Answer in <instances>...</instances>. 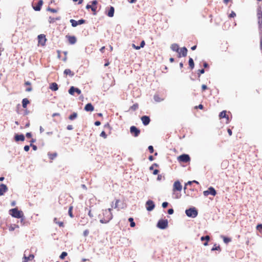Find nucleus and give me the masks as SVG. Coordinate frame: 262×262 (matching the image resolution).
Wrapping results in <instances>:
<instances>
[{
  "mask_svg": "<svg viewBox=\"0 0 262 262\" xmlns=\"http://www.w3.org/2000/svg\"><path fill=\"white\" fill-rule=\"evenodd\" d=\"M189 66L190 68L191 69H193L194 68V62H193V60L192 59V58H190L189 59Z\"/></svg>",
  "mask_w": 262,
  "mask_h": 262,
  "instance_id": "obj_32",
  "label": "nucleus"
},
{
  "mask_svg": "<svg viewBox=\"0 0 262 262\" xmlns=\"http://www.w3.org/2000/svg\"><path fill=\"white\" fill-rule=\"evenodd\" d=\"M42 4H43L42 0H39L38 2L37 5L36 6L33 7V9L35 11H40L41 9V7L42 6Z\"/></svg>",
  "mask_w": 262,
  "mask_h": 262,
  "instance_id": "obj_20",
  "label": "nucleus"
},
{
  "mask_svg": "<svg viewBox=\"0 0 262 262\" xmlns=\"http://www.w3.org/2000/svg\"><path fill=\"white\" fill-rule=\"evenodd\" d=\"M203 194L205 196H208L209 194L215 196L216 194V192L213 187H210L207 190L204 191Z\"/></svg>",
  "mask_w": 262,
  "mask_h": 262,
  "instance_id": "obj_6",
  "label": "nucleus"
},
{
  "mask_svg": "<svg viewBox=\"0 0 262 262\" xmlns=\"http://www.w3.org/2000/svg\"><path fill=\"white\" fill-rule=\"evenodd\" d=\"M128 221L130 222V226L131 227H134L135 226V223L134 222V219L132 217H129Z\"/></svg>",
  "mask_w": 262,
  "mask_h": 262,
  "instance_id": "obj_34",
  "label": "nucleus"
},
{
  "mask_svg": "<svg viewBox=\"0 0 262 262\" xmlns=\"http://www.w3.org/2000/svg\"><path fill=\"white\" fill-rule=\"evenodd\" d=\"M182 189V186L179 181L174 182L173 185V192L174 193L176 191H181Z\"/></svg>",
  "mask_w": 262,
  "mask_h": 262,
  "instance_id": "obj_7",
  "label": "nucleus"
},
{
  "mask_svg": "<svg viewBox=\"0 0 262 262\" xmlns=\"http://www.w3.org/2000/svg\"><path fill=\"white\" fill-rule=\"evenodd\" d=\"M146 209L150 211L154 209L155 206L152 201L148 200L146 203Z\"/></svg>",
  "mask_w": 262,
  "mask_h": 262,
  "instance_id": "obj_11",
  "label": "nucleus"
},
{
  "mask_svg": "<svg viewBox=\"0 0 262 262\" xmlns=\"http://www.w3.org/2000/svg\"><path fill=\"white\" fill-rule=\"evenodd\" d=\"M29 149H30V146L26 145V146H24V150L26 151H28L29 150Z\"/></svg>",
  "mask_w": 262,
  "mask_h": 262,
  "instance_id": "obj_53",
  "label": "nucleus"
},
{
  "mask_svg": "<svg viewBox=\"0 0 262 262\" xmlns=\"http://www.w3.org/2000/svg\"><path fill=\"white\" fill-rule=\"evenodd\" d=\"M92 5L96 6L97 4H98V2L96 0L93 1L92 2Z\"/></svg>",
  "mask_w": 262,
  "mask_h": 262,
  "instance_id": "obj_54",
  "label": "nucleus"
},
{
  "mask_svg": "<svg viewBox=\"0 0 262 262\" xmlns=\"http://www.w3.org/2000/svg\"><path fill=\"white\" fill-rule=\"evenodd\" d=\"M70 23H71V25H72V27H75L78 25L77 21L74 19H71Z\"/></svg>",
  "mask_w": 262,
  "mask_h": 262,
  "instance_id": "obj_35",
  "label": "nucleus"
},
{
  "mask_svg": "<svg viewBox=\"0 0 262 262\" xmlns=\"http://www.w3.org/2000/svg\"><path fill=\"white\" fill-rule=\"evenodd\" d=\"M25 85L27 86L26 89V91L27 92H31L32 91V89L31 87V82H30L29 81H26L25 82Z\"/></svg>",
  "mask_w": 262,
  "mask_h": 262,
  "instance_id": "obj_26",
  "label": "nucleus"
},
{
  "mask_svg": "<svg viewBox=\"0 0 262 262\" xmlns=\"http://www.w3.org/2000/svg\"><path fill=\"white\" fill-rule=\"evenodd\" d=\"M145 45L144 40H142L140 43V47L141 48H143Z\"/></svg>",
  "mask_w": 262,
  "mask_h": 262,
  "instance_id": "obj_62",
  "label": "nucleus"
},
{
  "mask_svg": "<svg viewBox=\"0 0 262 262\" xmlns=\"http://www.w3.org/2000/svg\"><path fill=\"white\" fill-rule=\"evenodd\" d=\"M203 107H204V106H203V105L202 104H199L198 106H196L195 107V108H200L201 110H202L203 108Z\"/></svg>",
  "mask_w": 262,
  "mask_h": 262,
  "instance_id": "obj_57",
  "label": "nucleus"
},
{
  "mask_svg": "<svg viewBox=\"0 0 262 262\" xmlns=\"http://www.w3.org/2000/svg\"><path fill=\"white\" fill-rule=\"evenodd\" d=\"M100 136L105 139V138H106L107 135L106 134V133L104 131H102L100 134Z\"/></svg>",
  "mask_w": 262,
  "mask_h": 262,
  "instance_id": "obj_42",
  "label": "nucleus"
},
{
  "mask_svg": "<svg viewBox=\"0 0 262 262\" xmlns=\"http://www.w3.org/2000/svg\"><path fill=\"white\" fill-rule=\"evenodd\" d=\"M168 205V203L167 202H165L162 203V206L163 208H165L167 207Z\"/></svg>",
  "mask_w": 262,
  "mask_h": 262,
  "instance_id": "obj_51",
  "label": "nucleus"
},
{
  "mask_svg": "<svg viewBox=\"0 0 262 262\" xmlns=\"http://www.w3.org/2000/svg\"><path fill=\"white\" fill-rule=\"evenodd\" d=\"M192 183V181H188L186 184H185V186L184 188V191H185V190L186 189V186L187 185H191V184Z\"/></svg>",
  "mask_w": 262,
  "mask_h": 262,
  "instance_id": "obj_52",
  "label": "nucleus"
},
{
  "mask_svg": "<svg viewBox=\"0 0 262 262\" xmlns=\"http://www.w3.org/2000/svg\"><path fill=\"white\" fill-rule=\"evenodd\" d=\"M257 16L258 19V23L262 21V11L261 9H258L257 12Z\"/></svg>",
  "mask_w": 262,
  "mask_h": 262,
  "instance_id": "obj_25",
  "label": "nucleus"
},
{
  "mask_svg": "<svg viewBox=\"0 0 262 262\" xmlns=\"http://www.w3.org/2000/svg\"><path fill=\"white\" fill-rule=\"evenodd\" d=\"M157 227L161 229H166L168 227V221L167 220H160L157 224Z\"/></svg>",
  "mask_w": 262,
  "mask_h": 262,
  "instance_id": "obj_5",
  "label": "nucleus"
},
{
  "mask_svg": "<svg viewBox=\"0 0 262 262\" xmlns=\"http://www.w3.org/2000/svg\"><path fill=\"white\" fill-rule=\"evenodd\" d=\"M159 170L158 169H155L153 171V174L154 175H156L158 173Z\"/></svg>",
  "mask_w": 262,
  "mask_h": 262,
  "instance_id": "obj_64",
  "label": "nucleus"
},
{
  "mask_svg": "<svg viewBox=\"0 0 262 262\" xmlns=\"http://www.w3.org/2000/svg\"><path fill=\"white\" fill-rule=\"evenodd\" d=\"M226 113H227V112L226 111H223L221 112L220 113L219 117H220V119H222L224 118H226L227 122H229V116L227 115Z\"/></svg>",
  "mask_w": 262,
  "mask_h": 262,
  "instance_id": "obj_18",
  "label": "nucleus"
},
{
  "mask_svg": "<svg viewBox=\"0 0 262 262\" xmlns=\"http://www.w3.org/2000/svg\"><path fill=\"white\" fill-rule=\"evenodd\" d=\"M64 74L66 76L69 75V76L72 77L74 75V73L71 71L70 69H67L64 71Z\"/></svg>",
  "mask_w": 262,
  "mask_h": 262,
  "instance_id": "obj_28",
  "label": "nucleus"
},
{
  "mask_svg": "<svg viewBox=\"0 0 262 262\" xmlns=\"http://www.w3.org/2000/svg\"><path fill=\"white\" fill-rule=\"evenodd\" d=\"M132 47L133 48L135 49L136 50H139L141 48L140 46H137L135 44H132Z\"/></svg>",
  "mask_w": 262,
  "mask_h": 262,
  "instance_id": "obj_49",
  "label": "nucleus"
},
{
  "mask_svg": "<svg viewBox=\"0 0 262 262\" xmlns=\"http://www.w3.org/2000/svg\"><path fill=\"white\" fill-rule=\"evenodd\" d=\"M170 48L173 51H175L177 52H179V51L180 50L179 46L177 43L172 44L170 46Z\"/></svg>",
  "mask_w": 262,
  "mask_h": 262,
  "instance_id": "obj_22",
  "label": "nucleus"
},
{
  "mask_svg": "<svg viewBox=\"0 0 262 262\" xmlns=\"http://www.w3.org/2000/svg\"><path fill=\"white\" fill-rule=\"evenodd\" d=\"M185 213L188 216L193 218L195 217L198 214L197 210L194 207L186 210Z\"/></svg>",
  "mask_w": 262,
  "mask_h": 262,
  "instance_id": "obj_3",
  "label": "nucleus"
},
{
  "mask_svg": "<svg viewBox=\"0 0 262 262\" xmlns=\"http://www.w3.org/2000/svg\"><path fill=\"white\" fill-rule=\"evenodd\" d=\"M112 209H105L102 211V214L99 215L100 222L102 224H106L111 221L113 217Z\"/></svg>",
  "mask_w": 262,
  "mask_h": 262,
  "instance_id": "obj_1",
  "label": "nucleus"
},
{
  "mask_svg": "<svg viewBox=\"0 0 262 262\" xmlns=\"http://www.w3.org/2000/svg\"><path fill=\"white\" fill-rule=\"evenodd\" d=\"M66 38L68 39L69 43L73 45L76 42V38L74 36L67 35Z\"/></svg>",
  "mask_w": 262,
  "mask_h": 262,
  "instance_id": "obj_16",
  "label": "nucleus"
},
{
  "mask_svg": "<svg viewBox=\"0 0 262 262\" xmlns=\"http://www.w3.org/2000/svg\"><path fill=\"white\" fill-rule=\"evenodd\" d=\"M86 8L87 9H91L92 10V11H93V14L94 15L96 14L97 8V6L90 5H87L86 6Z\"/></svg>",
  "mask_w": 262,
  "mask_h": 262,
  "instance_id": "obj_19",
  "label": "nucleus"
},
{
  "mask_svg": "<svg viewBox=\"0 0 262 262\" xmlns=\"http://www.w3.org/2000/svg\"><path fill=\"white\" fill-rule=\"evenodd\" d=\"M138 108V104L137 103H136V104H133L130 107V110H132L133 111H136Z\"/></svg>",
  "mask_w": 262,
  "mask_h": 262,
  "instance_id": "obj_38",
  "label": "nucleus"
},
{
  "mask_svg": "<svg viewBox=\"0 0 262 262\" xmlns=\"http://www.w3.org/2000/svg\"><path fill=\"white\" fill-rule=\"evenodd\" d=\"M201 240L202 241H206V242L204 243V246H207L208 245V242L210 240V236L209 235H206L205 236H202L201 238Z\"/></svg>",
  "mask_w": 262,
  "mask_h": 262,
  "instance_id": "obj_27",
  "label": "nucleus"
},
{
  "mask_svg": "<svg viewBox=\"0 0 262 262\" xmlns=\"http://www.w3.org/2000/svg\"><path fill=\"white\" fill-rule=\"evenodd\" d=\"M89 234V230L86 229V230L84 231V232H83V235L84 236H87Z\"/></svg>",
  "mask_w": 262,
  "mask_h": 262,
  "instance_id": "obj_48",
  "label": "nucleus"
},
{
  "mask_svg": "<svg viewBox=\"0 0 262 262\" xmlns=\"http://www.w3.org/2000/svg\"><path fill=\"white\" fill-rule=\"evenodd\" d=\"M173 209L171 208V209H169L168 210V213L169 214H173Z\"/></svg>",
  "mask_w": 262,
  "mask_h": 262,
  "instance_id": "obj_56",
  "label": "nucleus"
},
{
  "mask_svg": "<svg viewBox=\"0 0 262 262\" xmlns=\"http://www.w3.org/2000/svg\"><path fill=\"white\" fill-rule=\"evenodd\" d=\"M154 166H156V167H158V165L156 163H155L152 166H151L150 167H149V169L150 170H152L154 169Z\"/></svg>",
  "mask_w": 262,
  "mask_h": 262,
  "instance_id": "obj_55",
  "label": "nucleus"
},
{
  "mask_svg": "<svg viewBox=\"0 0 262 262\" xmlns=\"http://www.w3.org/2000/svg\"><path fill=\"white\" fill-rule=\"evenodd\" d=\"M67 128L68 130H72L73 129V127L72 125H68L67 127Z\"/></svg>",
  "mask_w": 262,
  "mask_h": 262,
  "instance_id": "obj_58",
  "label": "nucleus"
},
{
  "mask_svg": "<svg viewBox=\"0 0 262 262\" xmlns=\"http://www.w3.org/2000/svg\"><path fill=\"white\" fill-rule=\"evenodd\" d=\"M207 89H208V88H207V86L206 85H205V84H203V85H202V91H203H203H205V90H206Z\"/></svg>",
  "mask_w": 262,
  "mask_h": 262,
  "instance_id": "obj_50",
  "label": "nucleus"
},
{
  "mask_svg": "<svg viewBox=\"0 0 262 262\" xmlns=\"http://www.w3.org/2000/svg\"><path fill=\"white\" fill-rule=\"evenodd\" d=\"M59 18H54V17H49V23H54L56 20H59Z\"/></svg>",
  "mask_w": 262,
  "mask_h": 262,
  "instance_id": "obj_37",
  "label": "nucleus"
},
{
  "mask_svg": "<svg viewBox=\"0 0 262 262\" xmlns=\"http://www.w3.org/2000/svg\"><path fill=\"white\" fill-rule=\"evenodd\" d=\"M68 255L67 253L66 252H62L61 255H60L59 257L60 258L63 259L66 256H67Z\"/></svg>",
  "mask_w": 262,
  "mask_h": 262,
  "instance_id": "obj_39",
  "label": "nucleus"
},
{
  "mask_svg": "<svg viewBox=\"0 0 262 262\" xmlns=\"http://www.w3.org/2000/svg\"><path fill=\"white\" fill-rule=\"evenodd\" d=\"M50 89L52 91H56L58 89V86L56 83L53 82L50 84Z\"/></svg>",
  "mask_w": 262,
  "mask_h": 262,
  "instance_id": "obj_23",
  "label": "nucleus"
},
{
  "mask_svg": "<svg viewBox=\"0 0 262 262\" xmlns=\"http://www.w3.org/2000/svg\"><path fill=\"white\" fill-rule=\"evenodd\" d=\"M77 21L78 23V25H81V24H84L85 21V20L81 19Z\"/></svg>",
  "mask_w": 262,
  "mask_h": 262,
  "instance_id": "obj_46",
  "label": "nucleus"
},
{
  "mask_svg": "<svg viewBox=\"0 0 262 262\" xmlns=\"http://www.w3.org/2000/svg\"><path fill=\"white\" fill-rule=\"evenodd\" d=\"M179 162L188 163L190 161V158L188 155L183 154L178 157Z\"/></svg>",
  "mask_w": 262,
  "mask_h": 262,
  "instance_id": "obj_4",
  "label": "nucleus"
},
{
  "mask_svg": "<svg viewBox=\"0 0 262 262\" xmlns=\"http://www.w3.org/2000/svg\"><path fill=\"white\" fill-rule=\"evenodd\" d=\"M34 258L33 254H29L27 255V251H25L23 257V262H28L29 261L32 260Z\"/></svg>",
  "mask_w": 262,
  "mask_h": 262,
  "instance_id": "obj_9",
  "label": "nucleus"
},
{
  "mask_svg": "<svg viewBox=\"0 0 262 262\" xmlns=\"http://www.w3.org/2000/svg\"><path fill=\"white\" fill-rule=\"evenodd\" d=\"M114 11H115L114 8L112 6L110 7L109 10L107 14V16L110 17H113L114 14Z\"/></svg>",
  "mask_w": 262,
  "mask_h": 262,
  "instance_id": "obj_24",
  "label": "nucleus"
},
{
  "mask_svg": "<svg viewBox=\"0 0 262 262\" xmlns=\"http://www.w3.org/2000/svg\"><path fill=\"white\" fill-rule=\"evenodd\" d=\"M130 132L132 135H133L134 137H136L139 135L140 133V130L136 126H132L130 127Z\"/></svg>",
  "mask_w": 262,
  "mask_h": 262,
  "instance_id": "obj_8",
  "label": "nucleus"
},
{
  "mask_svg": "<svg viewBox=\"0 0 262 262\" xmlns=\"http://www.w3.org/2000/svg\"><path fill=\"white\" fill-rule=\"evenodd\" d=\"M9 213L12 216L17 219H20L24 216L23 212L21 210H18L17 208L10 209Z\"/></svg>",
  "mask_w": 262,
  "mask_h": 262,
  "instance_id": "obj_2",
  "label": "nucleus"
},
{
  "mask_svg": "<svg viewBox=\"0 0 262 262\" xmlns=\"http://www.w3.org/2000/svg\"><path fill=\"white\" fill-rule=\"evenodd\" d=\"M38 43L41 45L44 46L46 42V36L44 34H40L38 36Z\"/></svg>",
  "mask_w": 262,
  "mask_h": 262,
  "instance_id": "obj_12",
  "label": "nucleus"
},
{
  "mask_svg": "<svg viewBox=\"0 0 262 262\" xmlns=\"http://www.w3.org/2000/svg\"><path fill=\"white\" fill-rule=\"evenodd\" d=\"M178 53V57L180 58L181 57H185L187 55V49L185 47H183L181 48H180V50Z\"/></svg>",
  "mask_w": 262,
  "mask_h": 262,
  "instance_id": "obj_10",
  "label": "nucleus"
},
{
  "mask_svg": "<svg viewBox=\"0 0 262 262\" xmlns=\"http://www.w3.org/2000/svg\"><path fill=\"white\" fill-rule=\"evenodd\" d=\"M73 206H70L69 208L68 213L71 217H73L74 215L72 213Z\"/></svg>",
  "mask_w": 262,
  "mask_h": 262,
  "instance_id": "obj_36",
  "label": "nucleus"
},
{
  "mask_svg": "<svg viewBox=\"0 0 262 262\" xmlns=\"http://www.w3.org/2000/svg\"><path fill=\"white\" fill-rule=\"evenodd\" d=\"M49 155L50 158L51 160L54 159L57 156V154L56 153L51 154H50Z\"/></svg>",
  "mask_w": 262,
  "mask_h": 262,
  "instance_id": "obj_41",
  "label": "nucleus"
},
{
  "mask_svg": "<svg viewBox=\"0 0 262 262\" xmlns=\"http://www.w3.org/2000/svg\"><path fill=\"white\" fill-rule=\"evenodd\" d=\"M30 146L32 147V148L34 150H36L37 149V146L36 145H33L32 143H31Z\"/></svg>",
  "mask_w": 262,
  "mask_h": 262,
  "instance_id": "obj_60",
  "label": "nucleus"
},
{
  "mask_svg": "<svg viewBox=\"0 0 262 262\" xmlns=\"http://www.w3.org/2000/svg\"><path fill=\"white\" fill-rule=\"evenodd\" d=\"M30 103L29 100L27 98H24L22 100V106L23 108H25L28 104Z\"/></svg>",
  "mask_w": 262,
  "mask_h": 262,
  "instance_id": "obj_29",
  "label": "nucleus"
},
{
  "mask_svg": "<svg viewBox=\"0 0 262 262\" xmlns=\"http://www.w3.org/2000/svg\"><path fill=\"white\" fill-rule=\"evenodd\" d=\"M222 238L224 241V242L226 244H228V243H229L231 241V239L230 238L225 237L224 236H223Z\"/></svg>",
  "mask_w": 262,
  "mask_h": 262,
  "instance_id": "obj_33",
  "label": "nucleus"
},
{
  "mask_svg": "<svg viewBox=\"0 0 262 262\" xmlns=\"http://www.w3.org/2000/svg\"><path fill=\"white\" fill-rule=\"evenodd\" d=\"M15 140L17 142L19 141H24L25 140V137L23 134L21 135H18L16 134L15 136Z\"/></svg>",
  "mask_w": 262,
  "mask_h": 262,
  "instance_id": "obj_21",
  "label": "nucleus"
},
{
  "mask_svg": "<svg viewBox=\"0 0 262 262\" xmlns=\"http://www.w3.org/2000/svg\"><path fill=\"white\" fill-rule=\"evenodd\" d=\"M27 138H31L32 137V134L31 133H27L26 135Z\"/></svg>",
  "mask_w": 262,
  "mask_h": 262,
  "instance_id": "obj_59",
  "label": "nucleus"
},
{
  "mask_svg": "<svg viewBox=\"0 0 262 262\" xmlns=\"http://www.w3.org/2000/svg\"><path fill=\"white\" fill-rule=\"evenodd\" d=\"M48 10L52 12V13H56L57 12V10L53 8H48Z\"/></svg>",
  "mask_w": 262,
  "mask_h": 262,
  "instance_id": "obj_45",
  "label": "nucleus"
},
{
  "mask_svg": "<svg viewBox=\"0 0 262 262\" xmlns=\"http://www.w3.org/2000/svg\"><path fill=\"white\" fill-rule=\"evenodd\" d=\"M74 92L77 93L78 95L80 94L81 93V90L80 89L72 86L70 88L69 90V93L70 94L74 95Z\"/></svg>",
  "mask_w": 262,
  "mask_h": 262,
  "instance_id": "obj_13",
  "label": "nucleus"
},
{
  "mask_svg": "<svg viewBox=\"0 0 262 262\" xmlns=\"http://www.w3.org/2000/svg\"><path fill=\"white\" fill-rule=\"evenodd\" d=\"M141 120L144 125H147L150 121V118L147 116H142Z\"/></svg>",
  "mask_w": 262,
  "mask_h": 262,
  "instance_id": "obj_14",
  "label": "nucleus"
},
{
  "mask_svg": "<svg viewBox=\"0 0 262 262\" xmlns=\"http://www.w3.org/2000/svg\"><path fill=\"white\" fill-rule=\"evenodd\" d=\"M77 116H78L77 113L76 112H74L73 113H72L71 115H70L69 116V119L70 120H74L77 117Z\"/></svg>",
  "mask_w": 262,
  "mask_h": 262,
  "instance_id": "obj_30",
  "label": "nucleus"
},
{
  "mask_svg": "<svg viewBox=\"0 0 262 262\" xmlns=\"http://www.w3.org/2000/svg\"><path fill=\"white\" fill-rule=\"evenodd\" d=\"M236 16V14L234 11H231V13L230 14L229 17H234Z\"/></svg>",
  "mask_w": 262,
  "mask_h": 262,
  "instance_id": "obj_47",
  "label": "nucleus"
},
{
  "mask_svg": "<svg viewBox=\"0 0 262 262\" xmlns=\"http://www.w3.org/2000/svg\"><path fill=\"white\" fill-rule=\"evenodd\" d=\"M119 202V200H116V201H115V207L114 208H116L118 207V203Z\"/></svg>",
  "mask_w": 262,
  "mask_h": 262,
  "instance_id": "obj_61",
  "label": "nucleus"
},
{
  "mask_svg": "<svg viewBox=\"0 0 262 262\" xmlns=\"http://www.w3.org/2000/svg\"><path fill=\"white\" fill-rule=\"evenodd\" d=\"M227 132L230 136H231L232 135V132L231 129L228 128Z\"/></svg>",
  "mask_w": 262,
  "mask_h": 262,
  "instance_id": "obj_63",
  "label": "nucleus"
},
{
  "mask_svg": "<svg viewBox=\"0 0 262 262\" xmlns=\"http://www.w3.org/2000/svg\"><path fill=\"white\" fill-rule=\"evenodd\" d=\"M205 72V70L204 69H201V70H198V75H199V77L200 76V75L202 74H204Z\"/></svg>",
  "mask_w": 262,
  "mask_h": 262,
  "instance_id": "obj_44",
  "label": "nucleus"
},
{
  "mask_svg": "<svg viewBox=\"0 0 262 262\" xmlns=\"http://www.w3.org/2000/svg\"><path fill=\"white\" fill-rule=\"evenodd\" d=\"M148 148V150H149L150 153L152 154L154 152V147L152 146H151V145L149 146Z\"/></svg>",
  "mask_w": 262,
  "mask_h": 262,
  "instance_id": "obj_43",
  "label": "nucleus"
},
{
  "mask_svg": "<svg viewBox=\"0 0 262 262\" xmlns=\"http://www.w3.org/2000/svg\"><path fill=\"white\" fill-rule=\"evenodd\" d=\"M54 222L57 224L60 227H63L64 226V224L62 222L58 221L57 218H54Z\"/></svg>",
  "mask_w": 262,
  "mask_h": 262,
  "instance_id": "obj_31",
  "label": "nucleus"
},
{
  "mask_svg": "<svg viewBox=\"0 0 262 262\" xmlns=\"http://www.w3.org/2000/svg\"><path fill=\"white\" fill-rule=\"evenodd\" d=\"M212 251L214 250H221V248L220 246H216V245H214L213 247L211 249Z\"/></svg>",
  "mask_w": 262,
  "mask_h": 262,
  "instance_id": "obj_40",
  "label": "nucleus"
},
{
  "mask_svg": "<svg viewBox=\"0 0 262 262\" xmlns=\"http://www.w3.org/2000/svg\"><path fill=\"white\" fill-rule=\"evenodd\" d=\"M8 190L7 186L4 184L0 185V196L3 195Z\"/></svg>",
  "mask_w": 262,
  "mask_h": 262,
  "instance_id": "obj_15",
  "label": "nucleus"
},
{
  "mask_svg": "<svg viewBox=\"0 0 262 262\" xmlns=\"http://www.w3.org/2000/svg\"><path fill=\"white\" fill-rule=\"evenodd\" d=\"M84 110L86 112H93L94 110V107L91 103H89L84 106Z\"/></svg>",
  "mask_w": 262,
  "mask_h": 262,
  "instance_id": "obj_17",
  "label": "nucleus"
}]
</instances>
